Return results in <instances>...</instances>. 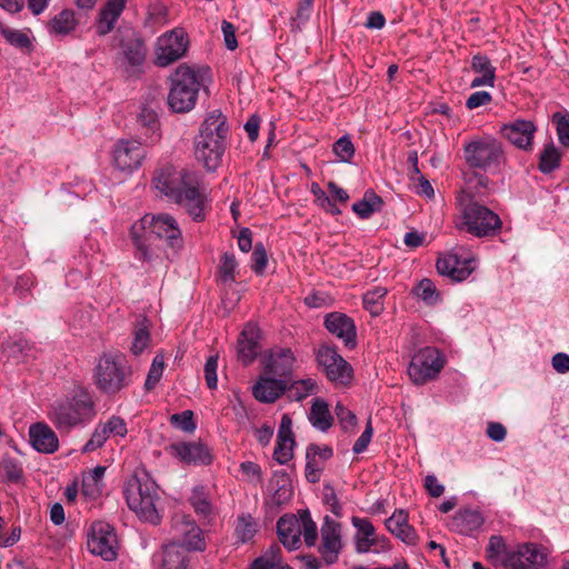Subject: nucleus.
<instances>
[{
	"label": "nucleus",
	"instance_id": "1",
	"mask_svg": "<svg viewBox=\"0 0 569 569\" xmlns=\"http://www.w3.org/2000/svg\"><path fill=\"white\" fill-rule=\"evenodd\" d=\"M130 238L134 258L150 267L161 264L164 259L169 258L162 248L163 244L173 252L183 246L181 230L174 218L168 213L144 214L132 223Z\"/></svg>",
	"mask_w": 569,
	"mask_h": 569
},
{
	"label": "nucleus",
	"instance_id": "2",
	"mask_svg": "<svg viewBox=\"0 0 569 569\" xmlns=\"http://www.w3.org/2000/svg\"><path fill=\"white\" fill-rule=\"evenodd\" d=\"M157 190L184 207L194 220H202L203 197L199 192V178L196 172L188 170L177 171L167 166L160 169L153 178Z\"/></svg>",
	"mask_w": 569,
	"mask_h": 569
},
{
	"label": "nucleus",
	"instance_id": "3",
	"mask_svg": "<svg viewBox=\"0 0 569 569\" xmlns=\"http://www.w3.org/2000/svg\"><path fill=\"white\" fill-rule=\"evenodd\" d=\"M97 415L92 395L83 388L73 390L71 396L54 400L48 409V419L59 432L90 422Z\"/></svg>",
	"mask_w": 569,
	"mask_h": 569
},
{
	"label": "nucleus",
	"instance_id": "4",
	"mask_svg": "<svg viewBox=\"0 0 569 569\" xmlns=\"http://www.w3.org/2000/svg\"><path fill=\"white\" fill-rule=\"evenodd\" d=\"M123 493L131 511L143 522H161L163 503L160 488L149 475H134L124 485Z\"/></svg>",
	"mask_w": 569,
	"mask_h": 569
},
{
	"label": "nucleus",
	"instance_id": "5",
	"mask_svg": "<svg viewBox=\"0 0 569 569\" xmlns=\"http://www.w3.org/2000/svg\"><path fill=\"white\" fill-rule=\"evenodd\" d=\"M228 134L227 118L217 110L209 113L194 142V156L208 171H214L221 164Z\"/></svg>",
	"mask_w": 569,
	"mask_h": 569
},
{
	"label": "nucleus",
	"instance_id": "6",
	"mask_svg": "<svg viewBox=\"0 0 569 569\" xmlns=\"http://www.w3.org/2000/svg\"><path fill=\"white\" fill-rule=\"evenodd\" d=\"M476 193L463 191L458 197L462 222L460 228L478 238L493 237L502 228L500 217L488 207L479 203Z\"/></svg>",
	"mask_w": 569,
	"mask_h": 569
},
{
	"label": "nucleus",
	"instance_id": "7",
	"mask_svg": "<svg viewBox=\"0 0 569 569\" xmlns=\"http://www.w3.org/2000/svg\"><path fill=\"white\" fill-rule=\"evenodd\" d=\"M168 106L173 112L191 111L203 86V74L187 64H180L170 76Z\"/></svg>",
	"mask_w": 569,
	"mask_h": 569
},
{
	"label": "nucleus",
	"instance_id": "8",
	"mask_svg": "<svg viewBox=\"0 0 569 569\" xmlns=\"http://www.w3.org/2000/svg\"><path fill=\"white\" fill-rule=\"evenodd\" d=\"M462 151L467 166L483 172L497 173L507 161L502 143L491 136H477L466 141Z\"/></svg>",
	"mask_w": 569,
	"mask_h": 569
},
{
	"label": "nucleus",
	"instance_id": "9",
	"mask_svg": "<svg viewBox=\"0 0 569 569\" xmlns=\"http://www.w3.org/2000/svg\"><path fill=\"white\" fill-rule=\"evenodd\" d=\"M131 369L122 355L103 353L94 368L96 387L104 395L113 396L130 385Z\"/></svg>",
	"mask_w": 569,
	"mask_h": 569
},
{
	"label": "nucleus",
	"instance_id": "10",
	"mask_svg": "<svg viewBox=\"0 0 569 569\" xmlns=\"http://www.w3.org/2000/svg\"><path fill=\"white\" fill-rule=\"evenodd\" d=\"M445 366L441 352L426 347L416 352L409 363L408 375L415 385H423L437 378Z\"/></svg>",
	"mask_w": 569,
	"mask_h": 569
},
{
	"label": "nucleus",
	"instance_id": "11",
	"mask_svg": "<svg viewBox=\"0 0 569 569\" xmlns=\"http://www.w3.org/2000/svg\"><path fill=\"white\" fill-rule=\"evenodd\" d=\"M170 541H178L184 549L203 551L207 547L202 529L190 515L174 513L171 518Z\"/></svg>",
	"mask_w": 569,
	"mask_h": 569
},
{
	"label": "nucleus",
	"instance_id": "12",
	"mask_svg": "<svg viewBox=\"0 0 569 569\" xmlns=\"http://www.w3.org/2000/svg\"><path fill=\"white\" fill-rule=\"evenodd\" d=\"M189 38L181 28H174L161 34L156 42V64L168 67L181 59L188 50Z\"/></svg>",
	"mask_w": 569,
	"mask_h": 569
},
{
	"label": "nucleus",
	"instance_id": "13",
	"mask_svg": "<svg viewBox=\"0 0 569 569\" xmlns=\"http://www.w3.org/2000/svg\"><path fill=\"white\" fill-rule=\"evenodd\" d=\"M147 151L136 139H121L112 148V162L117 170L130 174L139 169Z\"/></svg>",
	"mask_w": 569,
	"mask_h": 569
},
{
	"label": "nucleus",
	"instance_id": "14",
	"mask_svg": "<svg viewBox=\"0 0 569 569\" xmlns=\"http://www.w3.org/2000/svg\"><path fill=\"white\" fill-rule=\"evenodd\" d=\"M318 365L327 378L336 383L346 385L352 376L351 366L337 352L336 348L322 346L317 351Z\"/></svg>",
	"mask_w": 569,
	"mask_h": 569
},
{
	"label": "nucleus",
	"instance_id": "15",
	"mask_svg": "<svg viewBox=\"0 0 569 569\" xmlns=\"http://www.w3.org/2000/svg\"><path fill=\"white\" fill-rule=\"evenodd\" d=\"M88 550L106 561L117 558V537L108 523L97 522L91 527L87 541Z\"/></svg>",
	"mask_w": 569,
	"mask_h": 569
},
{
	"label": "nucleus",
	"instance_id": "16",
	"mask_svg": "<svg viewBox=\"0 0 569 569\" xmlns=\"http://www.w3.org/2000/svg\"><path fill=\"white\" fill-rule=\"evenodd\" d=\"M351 522L357 529L355 542L358 553H379L389 550V539L386 536L376 535L375 527L370 520L352 517Z\"/></svg>",
	"mask_w": 569,
	"mask_h": 569
},
{
	"label": "nucleus",
	"instance_id": "17",
	"mask_svg": "<svg viewBox=\"0 0 569 569\" xmlns=\"http://www.w3.org/2000/svg\"><path fill=\"white\" fill-rule=\"evenodd\" d=\"M190 552L178 541H169L152 555V566L154 569H193Z\"/></svg>",
	"mask_w": 569,
	"mask_h": 569
},
{
	"label": "nucleus",
	"instance_id": "18",
	"mask_svg": "<svg viewBox=\"0 0 569 569\" xmlns=\"http://www.w3.org/2000/svg\"><path fill=\"white\" fill-rule=\"evenodd\" d=\"M116 39H119V47L121 49V54L128 64V72H131L132 74L139 72L146 60L147 53L142 38L133 30H129L124 33L118 30Z\"/></svg>",
	"mask_w": 569,
	"mask_h": 569
},
{
	"label": "nucleus",
	"instance_id": "19",
	"mask_svg": "<svg viewBox=\"0 0 569 569\" xmlns=\"http://www.w3.org/2000/svg\"><path fill=\"white\" fill-rule=\"evenodd\" d=\"M436 267L441 276L461 282L475 271L477 262L472 256L462 258L456 252H450L439 257Z\"/></svg>",
	"mask_w": 569,
	"mask_h": 569
},
{
	"label": "nucleus",
	"instance_id": "20",
	"mask_svg": "<svg viewBox=\"0 0 569 569\" xmlns=\"http://www.w3.org/2000/svg\"><path fill=\"white\" fill-rule=\"evenodd\" d=\"M547 549L537 543H522L515 548L508 569H545Z\"/></svg>",
	"mask_w": 569,
	"mask_h": 569
},
{
	"label": "nucleus",
	"instance_id": "21",
	"mask_svg": "<svg viewBox=\"0 0 569 569\" xmlns=\"http://www.w3.org/2000/svg\"><path fill=\"white\" fill-rule=\"evenodd\" d=\"M341 548V526L326 516L321 527V542L318 548L322 560L329 566L333 565L338 560Z\"/></svg>",
	"mask_w": 569,
	"mask_h": 569
},
{
	"label": "nucleus",
	"instance_id": "22",
	"mask_svg": "<svg viewBox=\"0 0 569 569\" xmlns=\"http://www.w3.org/2000/svg\"><path fill=\"white\" fill-rule=\"evenodd\" d=\"M536 131V124L526 119H515L500 128L501 136L512 146L523 151L532 150Z\"/></svg>",
	"mask_w": 569,
	"mask_h": 569
},
{
	"label": "nucleus",
	"instance_id": "23",
	"mask_svg": "<svg viewBox=\"0 0 569 569\" xmlns=\"http://www.w3.org/2000/svg\"><path fill=\"white\" fill-rule=\"evenodd\" d=\"M166 451L186 465L207 466L212 460L208 447L199 441L174 442L166 447Z\"/></svg>",
	"mask_w": 569,
	"mask_h": 569
},
{
	"label": "nucleus",
	"instance_id": "24",
	"mask_svg": "<svg viewBox=\"0 0 569 569\" xmlns=\"http://www.w3.org/2000/svg\"><path fill=\"white\" fill-rule=\"evenodd\" d=\"M126 4L127 0H106L93 22L94 32L98 37H106L113 31L126 9Z\"/></svg>",
	"mask_w": 569,
	"mask_h": 569
},
{
	"label": "nucleus",
	"instance_id": "25",
	"mask_svg": "<svg viewBox=\"0 0 569 569\" xmlns=\"http://www.w3.org/2000/svg\"><path fill=\"white\" fill-rule=\"evenodd\" d=\"M326 329L341 339L347 347L353 348L356 346V325L355 321L345 313L332 312L325 319Z\"/></svg>",
	"mask_w": 569,
	"mask_h": 569
},
{
	"label": "nucleus",
	"instance_id": "26",
	"mask_svg": "<svg viewBox=\"0 0 569 569\" xmlns=\"http://www.w3.org/2000/svg\"><path fill=\"white\" fill-rule=\"evenodd\" d=\"M30 443L41 453H53L59 448L56 432L44 422H36L29 428Z\"/></svg>",
	"mask_w": 569,
	"mask_h": 569
},
{
	"label": "nucleus",
	"instance_id": "27",
	"mask_svg": "<svg viewBox=\"0 0 569 569\" xmlns=\"http://www.w3.org/2000/svg\"><path fill=\"white\" fill-rule=\"evenodd\" d=\"M260 329L256 323H248L238 339V357L244 363H251L259 353Z\"/></svg>",
	"mask_w": 569,
	"mask_h": 569
},
{
	"label": "nucleus",
	"instance_id": "28",
	"mask_svg": "<svg viewBox=\"0 0 569 569\" xmlns=\"http://www.w3.org/2000/svg\"><path fill=\"white\" fill-rule=\"evenodd\" d=\"M277 531L282 545L289 550H296L301 543V525L299 517L284 515L277 522Z\"/></svg>",
	"mask_w": 569,
	"mask_h": 569
},
{
	"label": "nucleus",
	"instance_id": "29",
	"mask_svg": "<svg viewBox=\"0 0 569 569\" xmlns=\"http://www.w3.org/2000/svg\"><path fill=\"white\" fill-rule=\"evenodd\" d=\"M288 388V382L272 377H261L253 386L252 393L254 398L264 403L274 402Z\"/></svg>",
	"mask_w": 569,
	"mask_h": 569
},
{
	"label": "nucleus",
	"instance_id": "30",
	"mask_svg": "<svg viewBox=\"0 0 569 569\" xmlns=\"http://www.w3.org/2000/svg\"><path fill=\"white\" fill-rule=\"evenodd\" d=\"M296 358L289 348H274L270 351L266 363L268 375L287 377L291 373Z\"/></svg>",
	"mask_w": 569,
	"mask_h": 569
},
{
	"label": "nucleus",
	"instance_id": "31",
	"mask_svg": "<svg viewBox=\"0 0 569 569\" xmlns=\"http://www.w3.org/2000/svg\"><path fill=\"white\" fill-rule=\"evenodd\" d=\"M386 527L390 533L407 545H415L417 540L415 529L408 523V515L405 510H396L386 520Z\"/></svg>",
	"mask_w": 569,
	"mask_h": 569
},
{
	"label": "nucleus",
	"instance_id": "32",
	"mask_svg": "<svg viewBox=\"0 0 569 569\" xmlns=\"http://www.w3.org/2000/svg\"><path fill=\"white\" fill-rule=\"evenodd\" d=\"M471 69L478 76L471 81V88L493 87L496 81V68L487 56L477 53L471 59Z\"/></svg>",
	"mask_w": 569,
	"mask_h": 569
},
{
	"label": "nucleus",
	"instance_id": "33",
	"mask_svg": "<svg viewBox=\"0 0 569 569\" xmlns=\"http://www.w3.org/2000/svg\"><path fill=\"white\" fill-rule=\"evenodd\" d=\"M78 23L74 11L63 9L48 21L47 30L52 37L64 38L77 29Z\"/></svg>",
	"mask_w": 569,
	"mask_h": 569
},
{
	"label": "nucleus",
	"instance_id": "34",
	"mask_svg": "<svg viewBox=\"0 0 569 569\" xmlns=\"http://www.w3.org/2000/svg\"><path fill=\"white\" fill-rule=\"evenodd\" d=\"M482 523L483 517L479 510L463 509L451 518L450 527L459 533L469 535L478 530Z\"/></svg>",
	"mask_w": 569,
	"mask_h": 569
},
{
	"label": "nucleus",
	"instance_id": "35",
	"mask_svg": "<svg viewBox=\"0 0 569 569\" xmlns=\"http://www.w3.org/2000/svg\"><path fill=\"white\" fill-rule=\"evenodd\" d=\"M515 548H508L500 536H492L486 549L487 559L495 566L508 569Z\"/></svg>",
	"mask_w": 569,
	"mask_h": 569
},
{
	"label": "nucleus",
	"instance_id": "36",
	"mask_svg": "<svg viewBox=\"0 0 569 569\" xmlns=\"http://www.w3.org/2000/svg\"><path fill=\"white\" fill-rule=\"evenodd\" d=\"M308 419L312 427L322 432L328 431L333 422L329 406L322 398H315L308 413Z\"/></svg>",
	"mask_w": 569,
	"mask_h": 569
},
{
	"label": "nucleus",
	"instance_id": "37",
	"mask_svg": "<svg viewBox=\"0 0 569 569\" xmlns=\"http://www.w3.org/2000/svg\"><path fill=\"white\" fill-rule=\"evenodd\" d=\"M188 500L199 517L208 519L213 516L211 496L204 486L193 487Z\"/></svg>",
	"mask_w": 569,
	"mask_h": 569
},
{
	"label": "nucleus",
	"instance_id": "38",
	"mask_svg": "<svg viewBox=\"0 0 569 569\" xmlns=\"http://www.w3.org/2000/svg\"><path fill=\"white\" fill-rule=\"evenodd\" d=\"M562 152L552 141L546 143L538 156V169L543 174H549L560 167Z\"/></svg>",
	"mask_w": 569,
	"mask_h": 569
},
{
	"label": "nucleus",
	"instance_id": "39",
	"mask_svg": "<svg viewBox=\"0 0 569 569\" xmlns=\"http://www.w3.org/2000/svg\"><path fill=\"white\" fill-rule=\"evenodd\" d=\"M383 201L372 190H367L363 198L352 204V211L361 219L370 218L375 212L381 211Z\"/></svg>",
	"mask_w": 569,
	"mask_h": 569
},
{
	"label": "nucleus",
	"instance_id": "40",
	"mask_svg": "<svg viewBox=\"0 0 569 569\" xmlns=\"http://www.w3.org/2000/svg\"><path fill=\"white\" fill-rule=\"evenodd\" d=\"M271 487L274 489L272 495L274 503L282 505L291 499L292 490L286 472H274L271 479Z\"/></svg>",
	"mask_w": 569,
	"mask_h": 569
},
{
	"label": "nucleus",
	"instance_id": "41",
	"mask_svg": "<svg viewBox=\"0 0 569 569\" xmlns=\"http://www.w3.org/2000/svg\"><path fill=\"white\" fill-rule=\"evenodd\" d=\"M387 292L385 287H375L363 295V307L371 316H379L383 311V299Z\"/></svg>",
	"mask_w": 569,
	"mask_h": 569
},
{
	"label": "nucleus",
	"instance_id": "42",
	"mask_svg": "<svg viewBox=\"0 0 569 569\" xmlns=\"http://www.w3.org/2000/svg\"><path fill=\"white\" fill-rule=\"evenodd\" d=\"M168 9L161 1H154L148 6L144 28L154 29L167 23Z\"/></svg>",
	"mask_w": 569,
	"mask_h": 569
},
{
	"label": "nucleus",
	"instance_id": "43",
	"mask_svg": "<svg viewBox=\"0 0 569 569\" xmlns=\"http://www.w3.org/2000/svg\"><path fill=\"white\" fill-rule=\"evenodd\" d=\"M258 530V525L250 513H242L237 518L234 528L236 537L246 543L250 541Z\"/></svg>",
	"mask_w": 569,
	"mask_h": 569
},
{
	"label": "nucleus",
	"instance_id": "44",
	"mask_svg": "<svg viewBox=\"0 0 569 569\" xmlns=\"http://www.w3.org/2000/svg\"><path fill=\"white\" fill-rule=\"evenodd\" d=\"M279 552V546L271 547L270 551L257 558L249 569H291L288 565L281 563Z\"/></svg>",
	"mask_w": 569,
	"mask_h": 569
},
{
	"label": "nucleus",
	"instance_id": "45",
	"mask_svg": "<svg viewBox=\"0 0 569 569\" xmlns=\"http://www.w3.org/2000/svg\"><path fill=\"white\" fill-rule=\"evenodd\" d=\"M317 390V383L313 379L307 378L293 381L288 386V397L295 401H301L308 396L315 393Z\"/></svg>",
	"mask_w": 569,
	"mask_h": 569
},
{
	"label": "nucleus",
	"instance_id": "46",
	"mask_svg": "<svg viewBox=\"0 0 569 569\" xmlns=\"http://www.w3.org/2000/svg\"><path fill=\"white\" fill-rule=\"evenodd\" d=\"M295 438L277 435V443L273 450V458L280 465H286L293 457Z\"/></svg>",
	"mask_w": 569,
	"mask_h": 569
},
{
	"label": "nucleus",
	"instance_id": "47",
	"mask_svg": "<svg viewBox=\"0 0 569 569\" xmlns=\"http://www.w3.org/2000/svg\"><path fill=\"white\" fill-rule=\"evenodd\" d=\"M150 332L147 318H141L134 329V339L131 346V351L134 355H140L149 346Z\"/></svg>",
	"mask_w": 569,
	"mask_h": 569
},
{
	"label": "nucleus",
	"instance_id": "48",
	"mask_svg": "<svg viewBox=\"0 0 569 569\" xmlns=\"http://www.w3.org/2000/svg\"><path fill=\"white\" fill-rule=\"evenodd\" d=\"M0 33L9 44L20 50H28L32 46L29 36L21 30L12 29L1 24Z\"/></svg>",
	"mask_w": 569,
	"mask_h": 569
},
{
	"label": "nucleus",
	"instance_id": "49",
	"mask_svg": "<svg viewBox=\"0 0 569 569\" xmlns=\"http://www.w3.org/2000/svg\"><path fill=\"white\" fill-rule=\"evenodd\" d=\"M299 521L301 525V536L308 547H313L317 542L318 530L316 522L311 519L309 510L299 511Z\"/></svg>",
	"mask_w": 569,
	"mask_h": 569
},
{
	"label": "nucleus",
	"instance_id": "50",
	"mask_svg": "<svg viewBox=\"0 0 569 569\" xmlns=\"http://www.w3.org/2000/svg\"><path fill=\"white\" fill-rule=\"evenodd\" d=\"M99 427L104 430L106 438L120 437L124 438L128 433L127 422L119 416H111L106 421H100Z\"/></svg>",
	"mask_w": 569,
	"mask_h": 569
},
{
	"label": "nucleus",
	"instance_id": "51",
	"mask_svg": "<svg viewBox=\"0 0 569 569\" xmlns=\"http://www.w3.org/2000/svg\"><path fill=\"white\" fill-rule=\"evenodd\" d=\"M413 293L428 305H435L439 300L437 288L428 278L422 279L413 289Z\"/></svg>",
	"mask_w": 569,
	"mask_h": 569
},
{
	"label": "nucleus",
	"instance_id": "52",
	"mask_svg": "<svg viewBox=\"0 0 569 569\" xmlns=\"http://www.w3.org/2000/svg\"><path fill=\"white\" fill-rule=\"evenodd\" d=\"M163 370H164L163 357L161 355H157L152 360L151 367L149 369V372H148V376H147V379L144 382V388L147 390H151L156 387V385L159 382V380L162 377Z\"/></svg>",
	"mask_w": 569,
	"mask_h": 569
},
{
	"label": "nucleus",
	"instance_id": "53",
	"mask_svg": "<svg viewBox=\"0 0 569 569\" xmlns=\"http://www.w3.org/2000/svg\"><path fill=\"white\" fill-rule=\"evenodd\" d=\"M332 150L342 162H350L355 154L353 143L347 134L342 136L333 143Z\"/></svg>",
	"mask_w": 569,
	"mask_h": 569
},
{
	"label": "nucleus",
	"instance_id": "54",
	"mask_svg": "<svg viewBox=\"0 0 569 569\" xmlns=\"http://www.w3.org/2000/svg\"><path fill=\"white\" fill-rule=\"evenodd\" d=\"M1 473L9 482H18L22 478V468L20 463L12 458L1 460Z\"/></svg>",
	"mask_w": 569,
	"mask_h": 569
},
{
	"label": "nucleus",
	"instance_id": "55",
	"mask_svg": "<svg viewBox=\"0 0 569 569\" xmlns=\"http://www.w3.org/2000/svg\"><path fill=\"white\" fill-rule=\"evenodd\" d=\"M311 192L316 198V202L319 207L325 209L327 212L331 214H339L341 211L332 201L331 197H329L318 183H312Z\"/></svg>",
	"mask_w": 569,
	"mask_h": 569
},
{
	"label": "nucleus",
	"instance_id": "56",
	"mask_svg": "<svg viewBox=\"0 0 569 569\" xmlns=\"http://www.w3.org/2000/svg\"><path fill=\"white\" fill-rule=\"evenodd\" d=\"M170 423L184 432H193L196 423L193 421V412L191 410H184L180 413H174L170 417Z\"/></svg>",
	"mask_w": 569,
	"mask_h": 569
},
{
	"label": "nucleus",
	"instance_id": "57",
	"mask_svg": "<svg viewBox=\"0 0 569 569\" xmlns=\"http://www.w3.org/2000/svg\"><path fill=\"white\" fill-rule=\"evenodd\" d=\"M251 269L257 274H262L268 263V256L263 243H256L251 254Z\"/></svg>",
	"mask_w": 569,
	"mask_h": 569
},
{
	"label": "nucleus",
	"instance_id": "58",
	"mask_svg": "<svg viewBox=\"0 0 569 569\" xmlns=\"http://www.w3.org/2000/svg\"><path fill=\"white\" fill-rule=\"evenodd\" d=\"M552 121L557 127L558 139L561 144L569 146V114L556 112L552 116Z\"/></svg>",
	"mask_w": 569,
	"mask_h": 569
},
{
	"label": "nucleus",
	"instance_id": "59",
	"mask_svg": "<svg viewBox=\"0 0 569 569\" xmlns=\"http://www.w3.org/2000/svg\"><path fill=\"white\" fill-rule=\"evenodd\" d=\"M218 355L210 356L204 363V379L207 387L211 390H214L218 386Z\"/></svg>",
	"mask_w": 569,
	"mask_h": 569
},
{
	"label": "nucleus",
	"instance_id": "60",
	"mask_svg": "<svg viewBox=\"0 0 569 569\" xmlns=\"http://www.w3.org/2000/svg\"><path fill=\"white\" fill-rule=\"evenodd\" d=\"M237 260L233 253L226 252L221 257L220 274L223 281H233Z\"/></svg>",
	"mask_w": 569,
	"mask_h": 569
},
{
	"label": "nucleus",
	"instance_id": "61",
	"mask_svg": "<svg viewBox=\"0 0 569 569\" xmlns=\"http://www.w3.org/2000/svg\"><path fill=\"white\" fill-rule=\"evenodd\" d=\"M335 412L343 430L348 431L356 426V415L346 408L341 402L336 405Z\"/></svg>",
	"mask_w": 569,
	"mask_h": 569
},
{
	"label": "nucleus",
	"instance_id": "62",
	"mask_svg": "<svg viewBox=\"0 0 569 569\" xmlns=\"http://www.w3.org/2000/svg\"><path fill=\"white\" fill-rule=\"evenodd\" d=\"M333 456V450L329 446H318L310 443L306 450V459L318 460L323 462L329 460Z\"/></svg>",
	"mask_w": 569,
	"mask_h": 569
},
{
	"label": "nucleus",
	"instance_id": "63",
	"mask_svg": "<svg viewBox=\"0 0 569 569\" xmlns=\"http://www.w3.org/2000/svg\"><path fill=\"white\" fill-rule=\"evenodd\" d=\"M108 439L106 438L104 430L102 431L99 425H97L91 433L90 439L86 442L82 448V452H93L101 448Z\"/></svg>",
	"mask_w": 569,
	"mask_h": 569
},
{
	"label": "nucleus",
	"instance_id": "64",
	"mask_svg": "<svg viewBox=\"0 0 569 569\" xmlns=\"http://www.w3.org/2000/svg\"><path fill=\"white\" fill-rule=\"evenodd\" d=\"M241 472L247 477L248 481L251 483L261 482L262 471L258 463L252 461H244L240 465Z\"/></svg>",
	"mask_w": 569,
	"mask_h": 569
}]
</instances>
